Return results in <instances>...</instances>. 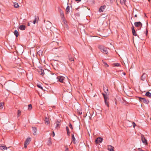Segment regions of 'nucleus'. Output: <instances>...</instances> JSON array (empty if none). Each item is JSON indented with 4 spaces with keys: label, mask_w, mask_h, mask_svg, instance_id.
Segmentation results:
<instances>
[{
    "label": "nucleus",
    "mask_w": 151,
    "mask_h": 151,
    "mask_svg": "<svg viewBox=\"0 0 151 151\" xmlns=\"http://www.w3.org/2000/svg\"><path fill=\"white\" fill-rule=\"evenodd\" d=\"M15 83L12 81H8L4 84V86L6 89H10L13 88Z\"/></svg>",
    "instance_id": "f257e3e1"
},
{
    "label": "nucleus",
    "mask_w": 151,
    "mask_h": 151,
    "mask_svg": "<svg viewBox=\"0 0 151 151\" xmlns=\"http://www.w3.org/2000/svg\"><path fill=\"white\" fill-rule=\"evenodd\" d=\"M99 49L104 54H107L108 53V49L104 46L102 45H99L98 46Z\"/></svg>",
    "instance_id": "f03ea898"
},
{
    "label": "nucleus",
    "mask_w": 151,
    "mask_h": 151,
    "mask_svg": "<svg viewBox=\"0 0 151 151\" xmlns=\"http://www.w3.org/2000/svg\"><path fill=\"white\" fill-rule=\"evenodd\" d=\"M139 100L141 102H143L145 104H148L149 101L148 100L146 99L145 98L139 97Z\"/></svg>",
    "instance_id": "7ed1b4c3"
},
{
    "label": "nucleus",
    "mask_w": 151,
    "mask_h": 151,
    "mask_svg": "<svg viewBox=\"0 0 151 151\" xmlns=\"http://www.w3.org/2000/svg\"><path fill=\"white\" fill-rule=\"evenodd\" d=\"M31 141V138L29 137H28L26 139L24 144V147L25 148H27V145L29 144Z\"/></svg>",
    "instance_id": "20e7f679"
},
{
    "label": "nucleus",
    "mask_w": 151,
    "mask_h": 151,
    "mask_svg": "<svg viewBox=\"0 0 151 151\" xmlns=\"http://www.w3.org/2000/svg\"><path fill=\"white\" fill-rule=\"evenodd\" d=\"M141 139L143 144L145 145H147V141L146 139L144 137V136L142 134L141 136Z\"/></svg>",
    "instance_id": "39448f33"
},
{
    "label": "nucleus",
    "mask_w": 151,
    "mask_h": 151,
    "mask_svg": "<svg viewBox=\"0 0 151 151\" xmlns=\"http://www.w3.org/2000/svg\"><path fill=\"white\" fill-rule=\"evenodd\" d=\"M102 94H103V95L104 96V98L105 103L106 104L107 106L109 107V105L108 104V102L107 101V100L108 99V98L107 97L106 95L105 94L103 93H102Z\"/></svg>",
    "instance_id": "423d86ee"
},
{
    "label": "nucleus",
    "mask_w": 151,
    "mask_h": 151,
    "mask_svg": "<svg viewBox=\"0 0 151 151\" xmlns=\"http://www.w3.org/2000/svg\"><path fill=\"white\" fill-rule=\"evenodd\" d=\"M134 25L136 27H142V24L140 22H136L134 23Z\"/></svg>",
    "instance_id": "0eeeda50"
},
{
    "label": "nucleus",
    "mask_w": 151,
    "mask_h": 151,
    "mask_svg": "<svg viewBox=\"0 0 151 151\" xmlns=\"http://www.w3.org/2000/svg\"><path fill=\"white\" fill-rule=\"evenodd\" d=\"M57 78L60 82L63 83L65 77L63 76H59L57 77Z\"/></svg>",
    "instance_id": "6e6552de"
},
{
    "label": "nucleus",
    "mask_w": 151,
    "mask_h": 151,
    "mask_svg": "<svg viewBox=\"0 0 151 151\" xmlns=\"http://www.w3.org/2000/svg\"><path fill=\"white\" fill-rule=\"evenodd\" d=\"M103 139L101 137H99L97 138L95 140V142L96 144H98L102 142Z\"/></svg>",
    "instance_id": "1a4fd4ad"
},
{
    "label": "nucleus",
    "mask_w": 151,
    "mask_h": 151,
    "mask_svg": "<svg viewBox=\"0 0 151 151\" xmlns=\"http://www.w3.org/2000/svg\"><path fill=\"white\" fill-rule=\"evenodd\" d=\"M106 6L105 5L101 6L99 9V11L100 12H103L106 8Z\"/></svg>",
    "instance_id": "9d476101"
},
{
    "label": "nucleus",
    "mask_w": 151,
    "mask_h": 151,
    "mask_svg": "<svg viewBox=\"0 0 151 151\" xmlns=\"http://www.w3.org/2000/svg\"><path fill=\"white\" fill-rule=\"evenodd\" d=\"M56 126L55 127L56 129H58L60 127V120H57L56 122Z\"/></svg>",
    "instance_id": "9b49d317"
},
{
    "label": "nucleus",
    "mask_w": 151,
    "mask_h": 151,
    "mask_svg": "<svg viewBox=\"0 0 151 151\" xmlns=\"http://www.w3.org/2000/svg\"><path fill=\"white\" fill-rule=\"evenodd\" d=\"M32 128L33 132V134L34 135H35L37 133V128L35 127H32Z\"/></svg>",
    "instance_id": "f8f14e48"
},
{
    "label": "nucleus",
    "mask_w": 151,
    "mask_h": 151,
    "mask_svg": "<svg viewBox=\"0 0 151 151\" xmlns=\"http://www.w3.org/2000/svg\"><path fill=\"white\" fill-rule=\"evenodd\" d=\"M132 29L133 35L135 36H137V34L136 32L134 29V27L133 25L132 27Z\"/></svg>",
    "instance_id": "ddd939ff"
},
{
    "label": "nucleus",
    "mask_w": 151,
    "mask_h": 151,
    "mask_svg": "<svg viewBox=\"0 0 151 151\" xmlns=\"http://www.w3.org/2000/svg\"><path fill=\"white\" fill-rule=\"evenodd\" d=\"M38 72L39 73L40 75L43 76L44 75L45 73L43 70L42 69H40L38 70Z\"/></svg>",
    "instance_id": "4468645a"
},
{
    "label": "nucleus",
    "mask_w": 151,
    "mask_h": 151,
    "mask_svg": "<svg viewBox=\"0 0 151 151\" xmlns=\"http://www.w3.org/2000/svg\"><path fill=\"white\" fill-rule=\"evenodd\" d=\"M114 147L111 145H108L107 147V149L110 151H114Z\"/></svg>",
    "instance_id": "2eb2a0df"
},
{
    "label": "nucleus",
    "mask_w": 151,
    "mask_h": 151,
    "mask_svg": "<svg viewBox=\"0 0 151 151\" xmlns=\"http://www.w3.org/2000/svg\"><path fill=\"white\" fill-rule=\"evenodd\" d=\"M39 20V17L38 16H35V19L33 21V23L35 24L36 23H37Z\"/></svg>",
    "instance_id": "dca6fc26"
},
{
    "label": "nucleus",
    "mask_w": 151,
    "mask_h": 151,
    "mask_svg": "<svg viewBox=\"0 0 151 151\" xmlns=\"http://www.w3.org/2000/svg\"><path fill=\"white\" fill-rule=\"evenodd\" d=\"M76 139L75 138L73 134H72V142L71 143L73 142L74 144H75Z\"/></svg>",
    "instance_id": "f3484780"
},
{
    "label": "nucleus",
    "mask_w": 151,
    "mask_h": 151,
    "mask_svg": "<svg viewBox=\"0 0 151 151\" xmlns=\"http://www.w3.org/2000/svg\"><path fill=\"white\" fill-rule=\"evenodd\" d=\"M0 148L2 150H6L7 149V147L6 145H0Z\"/></svg>",
    "instance_id": "a211bd4d"
},
{
    "label": "nucleus",
    "mask_w": 151,
    "mask_h": 151,
    "mask_svg": "<svg viewBox=\"0 0 151 151\" xmlns=\"http://www.w3.org/2000/svg\"><path fill=\"white\" fill-rule=\"evenodd\" d=\"M103 90L106 93H108V89L107 88L106 86H103Z\"/></svg>",
    "instance_id": "6ab92c4d"
},
{
    "label": "nucleus",
    "mask_w": 151,
    "mask_h": 151,
    "mask_svg": "<svg viewBox=\"0 0 151 151\" xmlns=\"http://www.w3.org/2000/svg\"><path fill=\"white\" fill-rule=\"evenodd\" d=\"M60 15L61 18L62 19H64V16L63 12L60 9Z\"/></svg>",
    "instance_id": "aec40b11"
},
{
    "label": "nucleus",
    "mask_w": 151,
    "mask_h": 151,
    "mask_svg": "<svg viewBox=\"0 0 151 151\" xmlns=\"http://www.w3.org/2000/svg\"><path fill=\"white\" fill-rule=\"evenodd\" d=\"M147 76V75L145 73H143L141 77V80L143 81H144L145 80Z\"/></svg>",
    "instance_id": "412c9836"
},
{
    "label": "nucleus",
    "mask_w": 151,
    "mask_h": 151,
    "mask_svg": "<svg viewBox=\"0 0 151 151\" xmlns=\"http://www.w3.org/2000/svg\"><path fill=\"white\" fill-rule=\"evenodd\" d=\"M45 122L46 124H50L49 120L48 118L46 117L45 118Z\"/></svg>",
    "instance_id": "4be33fe9"
},
{
    "label": "nucleus",
    "mask_w": 151,
    "mask_h": 151,
    "mask_svg": "<svg viewBox=\"0 0 151 151\" xmlns=\"http://www.w3.org/2000/svg\"><path fill=\"white\" fill-rule=\"evenodd\" d=\"M25 27H26L25 25H22L20 26L19 28V29L21 30H24L25 29Z\"/></svg>",
    "instance_id": "5701e85b"
},
{
    "label": "nucleus",
    "mask_w": 151,
    "mask_h": 151,
    "mask_svg": "<svg viewBox=\"0 0 151 151\" xmlns=\"http://www.w3.org/2000/svg\"><path fill=\"white\" fill-rule=\"evenodd\" d=\"M77 112L79 115H80L82 114V111L81 109H77Z\"/></svg>",
    "instance_id": "b1692460"
},
{
    "label": "nucleus",
    "mask_w": 151,
    "mask_h": 151,
    "mask_svg": "<svg viewBox=\"0 0 151 151\" xmlns=\"http://www.w3.org/2000/svg\"><path fill=\"white\" fill-rule=\"evenodd\" d=\"M69 60L71 61H74V58L71 56V55L68 56Z\"/></svg>",
    "instance_id": "393cba45"
},
{
    "label": "nucleus",
    "mask_w": 151,
    "mask_h": 151,
    "mask_svg": "<svg viewBox=\"0 0 151 151\" xmlns=\"http://www.w3.org/2000/svg\"><path fill=\"white\" fill-rule=\"evenodd\" d=\"M14 34L16 37H18L19 36V33L16 30H15Z\"/></svg>",
    "instance_id": "a878e982"
},
{
    "label": "nucleus",
    "mask_w": 151,
    "mask_h": 151,
    "mask_svg": "<svg viewBox=\"0 0 151 151\" xmlns=\"http://www.w3.org/2000/svg\"><path fill=\"white\" fill-rule=\"evenodd\" d=\"M66 14H68L69 12H70V7L69 6H68L67 7L66 9Z\"/></svg>",
    "instance_id": "bb28decb"
},
{
    "label": "nucleus",
    "mask_w": 151,
    "mask_h": 151,
    "mask_svg": "<svg viewBox=\"0 0 151 151\" xmlns=\"http://www.w3.org/2000/svg\"><path fill=\"white\" fill-rule=\"evenodd\" d=\"M14 6L15 8H18L19 7V6L18 4L17 3H14Z\"/></svg>",
    "instance_id": "cd10ccee"
},
{
    "label": "nucleus",
    "mask_w": 151,
    "mask_h": 151,
    "mask_svg": "<svg viewBox=\"0 0 151 151\" xmlns=\"http://www.w3.org/2000/svg\"><path fill=\"white\" fill-rule=\"evenodd\" d=\"M66 131H67V133L68 135V136H70V132H69V129L68 127L67 126L66 127Z\"/></svg>",
    "instance_id": "c85d7f7f"
},
{
    "label": "nucleus",
    "mask_w": 151,
    "mask_h": 151,
    "mask_svg": "<svg viewBox=\"0 0 151 151\" xmlns=\"http://www.w3.org/2000/svg\"><path fill=\"white\" fill-rule=\"evenodd\" d=\"M145 95L148 97H151V93H150L147 92L145 94Z\"/></svg>",
    "instance_id": "c756f323"
},
{
    "label": "nucleus",
    "mask_w": 151,
    "mask_h": 151,
    "mask_svg": "<svg viewBox=\"0 0 151 151\" xmlns=\"http://www.w3.org/2000/svg\"><path fill=\"white\" fill-rule=\"evenodd\" d=\"M126 1V0H120V3L122 5L125 4Z\"/></svg>",
    "instance_id": "7c9ffc66"
},
{
    "label": "nucleus",
    "mask_w": 151,
    "mask_h": 151,
    "mask_svg": "<svg viewBox=\"0 0 151 151\" xmlns=\"http://www.w3.org/2000/svg\"><path fill=\"white\" fill-rule=\"evenodd\" d=\"M42 50H40L38 51L37 52V54L40 55H42Z\"/></svg>",
    "instance_id": "2f4dec72"
},
{
    "label": "nucleus",
    "mask_w": 151,
    "mask_h": 151,
    "mask_svg": "<svg viewBox=\"0 0 151 151\" xmlns=\"http://www.w3.org/2000/svg\"><path fill=\"white\" fill-rule=\"evenodd\" d=\"M52 144L51 138H49L48 141V144L49 145H50Z\"/></svg>",
    "instance_id": "473e14b6"
},
{
    "label": "nucleus",
    "mask_w": 151,
    "mask_h": 151,
    "mask_svg": "<svg viewBox=\"0 0 151 151\" xmlns=\"http://www.w3.org/2000/svg\"><path fill=\"white\" fill-rule=\"evenodd\" d=\"M4 106V104L2 102L0 103V109H1L3 108Z\"/></svg>",
    "instance_id": "72a5a7b5"
},
{
    "label": "nucleus",
    "mask_w": 151,
    "mask_h": 151,
    "mask_svg": "<svg viewBox=\"0 0 151 151\" xmlns=\"http://www.w3.org/2000/svg\"><path fill=\"white\" fill-rule=\"evenodd\" d=\"M114 65L115 66L119 67L120 66V64L118 63H115Z\"/></svg>",
    "instance_id": "f704fd0d"
},
{
    "label": "nucleus",
    "mask_w": 151,
    "mask_h": 151,
    "mask_svg": "<svg viewBox=\"0 0 151 151\" xmlns=\"http://www.w3.org/2000/svg\"><path fill=\"white\" fill-rule=\"evenodd\" d=\"M28 109L29 110H31L32 108V105L31 104H29L28 106Z\"/></svg>",
    "instance_id": "c9c22d12"
},
{
    "label": "nucleus",
    "mask_w": 151,
    "mask_h": 151,
    "mask_svg": "<svg viewBox=\"0 0 151 151\" xmlns=\"http://www.w3.org/2000/svg\"><path fill=\"white\" fill-rule=\"evenodd\" d=\"M21 111H20V110H18L17 116H18V117H19L20 116V115L21 114Z\"/></svg>",
    "instance_id": "e433bc0d"
},
{
    "label": "nucleus",
    "mask_w": 151,
    "mask_h": 151,
    "mask_svg": "<svg viewBox=\"0 0 151 151\" xmlns=\"http://www.w3.org/2000/svg\"><path fill=\"white\" fill-rule=\"evenodd\" d=\"M103 63L105 66L106 67H109V65L107 64V63L104 61H103Z\"/></svg>",
    "instance_id": "4c0bfd02"
},
{
    "label": "nucleus",
    "mask_w": 151,
    "mask_h": 151,
    "mask_svg": "<svg viewBox=\"0 0 151 151\" xmlns=\"http://www.w3.org/2000/svg\"><path fill=\"white\" fill-rule=\"evenodd\" d=\"M37 86L39 88H40L42 90L43 89V88L40 85H37Z\"/></svg>",
    "instance_id": "58836bf2"
},
{
    "label": "nucleus",
    "mask_w": 151,
    "mask_h": 151,
    "mask_svg": "<svg viewBox=\"0 0 151 151\" xmlns=\"http://www.w3.org/2000/svg\"><path fill=\"white\" fill-rule=\"evenodd\" d=\"M69 126L70 128H71L72 129H73L72 125L71 124V123H70L69 124Z\"/></svg>",
    "instance_id": "ea45409f"
},
{
    "label": "nucleus",
    "mask_w": 151,
    "mask_h": 151,
    "mask_svg": "<svg viewBox=\"0 0 151 151\" xmlns=\"http://www.w3.org/2000/svg\"><path fill=\"white\" fill-rule=\"evenodd\" d=\"M133 124V127L134 128L135 126H136V124L134 122H132V123Z\"/></svg>",
    "instance_id": "a19ab883"
},
{
    "label": "nucleus",
    "mask_w": 151,
    "mask_h": 151,
    "mask_svg": "<svg viewBox=\"0 0 151 151\" xmlns=\"http://www.w3.org/2000/svg\"><path fill=\"white\" fill-rule=\"evenodd\" d=\"M65 151H69V149L68 147H65Z\"/></svg>",
    "instance_id": "79ce46f5"
},
{
    "label": "nucleus",
    "mask_w": 151,
    "mask_h": 151,
    "mask_svg": "<svg viewBox=\"0 0 151 151\" xmlns=\"http://www.w3.org/2000/svg\"><path fill=\"white\" fill-rule=\"evenodd\" d=\"M63 19V20L64 24H66V20H65V18H64V19Z\"/></svg>",
    "instance_id": "37998d69"
},
{
    "label": "nucleus",
    "mask_w": 151,
    "mask_h": 151,
    "mask_svg": "<svg viewBox=\"0 0 151 151\" xmlns=\"http://www.w3.org/2000/svg\"><path fill=\"white\" fill-rule=\"evenodd\" d=\"M52 136L53 137H54L55 136V133L54 132H52Z\"/></svg>",
    "instance_id": "c03bdc74"
},
{
    "label": "nucleus",
    "mask_w": 151,
    "mask_h": 151,
    "mask_svg": "<svg viewBox=\"0 0 151 151\" xmlns=\"http://www.w3.org/2000/svg\"><path fill=\"white\" fill-rule=\"evenodd\" d=\"M30 22H31L32 23V22H31V21H30V22H29L28 23V24H27V25H28V26H30Z\"/></svg>",
    "instance_id": "a18cd8bd"
},
{
    "label": "nucleus",
    "mask_w": 151,
    "mask_h": 151,
    "mask_svg": "<svg viewBox=\"0 0 151 151\" xmlns=\"http://www.w3.org/2000/svg\"><path fill=\"white\" fill-rule=\"evenodd\" d=\"M147 33H148V31H147V30L146 31V35H147Z\"/></svg>",
    "instance_id": "49530a36"
},
{
    "label": "nucleus",
    "mask_w": 151,
    "mask_h": 151,
    "mask_svg": "<svg viewBox=\"0 0 151 151\" xmlns=\"http://www.w3.org/2000/svg\"><path fill=\"white\" fill-rule=\"evenodd\" d=\"M76 1H81V0H75Z\"/></svg>",
    "instance_id": "de8ad7c7"
},
{
    "label": "nucleus",
    "mask_w": 151,
    "mask_h": 151,
    "mask_svg": "<svg viewBox=\"0 0 151 151\" xmlns=\"http://www.w3.org/2000/svg\"><path fill=\"white\" fill-rule=\"evenodd\" d=\"M139 151H144V150H140V148H139Z\"/></svg>",
    "instance_id": "09e8293b"
},
{
    "label": "nucleus",
    "mask_w": 151,
    "mask_h": 151,
    "mask_svg": "<svg viewBox=\"0 0 151 151\" xmlns=\"http://www.w3.org/2000/svg\"><path fill=\"white\" fill-rule=\"evenodd\" d=\"M137 14H135V15H134V17H137Z\"/></svg>",
    "instance_id": "8fccbe9b"
},
{
    "label": "nucleus",
    "mask_w": 151,
    "mask_h": 151,
    "mask_svg": "<svg viewBox=\"0 0 151 151\" xmlns=\"http://www.w3.org/2000/svg\"><path fill=\"white\" fill-rule=\"evenodd\" d=\"M132 126V125H128L127 126V127H130Z\"/></svg>",
    "instance_id": "3c124183"
},
{
    "label": "nucleus",
    "mask_w": 151,
    "mask_h": 151,
    "mask_svg": "<svg viewBox=\"0 0 151 151\" xmlns=\"http://www.w3.org/2000/svg\"><path fill=\"white\" fill-rule=\"evenodd\" d=\"M123 74L124 75H125L126 74H125V73H123Z\"/></svg>",
    "instance_id": "603ef678"
},
{
    "label": "nucleus",
    "mask_w": 151,
    "mask_h": 151,
    "mask_svg": "<svg viewBox=\"0 0 151 151\" xmlns=\"http://www.w3.org/2000/svg\"><path fill=\"white\" fill-rule=\"evenodd\" d=\"M113 0H110V1H113Z\"/></svg>",
    "instance_id": "864d4df0"
},
{
    "label": "nucleus",
    "mask_w": 151,
    "mask_h": 151,
    "mask_svg": "<svg viewBox=\"0 0 151 151\" xmlns=\"http://www.w3.org/2000/svg\"><path fill=\"white\" fill-rule=\"evenodd\" d=\"M89 0H87V1H89Z\"/></svg>",
    "instance_id": "5fc2aeb1"
},
{
    "label": "nucleus",
    "mask_w": 151,
    "mask_h": 151,
    "mask_svg": "<svg viewBox=\"0 0 151 151\" xmlns=\"http://www.w3.org/2000/svg\"><path fill=\"white\" fill-rule=\"evenodd\" d=\"M49 22V23H50V22Z\"/></svg>",
    "instance_id": "6e6d98bb"
},
{
    "label": "nucleus",
    "mask_w": 151,
    "mask_h": 151,
    "mask_svg": "<svg viewBox=\"0 0 151 151\" xmlns=\"http://www.w3.org/2000/svg\"><path fill=\"white\" fill-rule=\"evenodd\" d=\"M149 1V0H148Z\"/></svg>",
    "instance_id": "4d7b16f0"
}]
</instances>
